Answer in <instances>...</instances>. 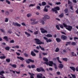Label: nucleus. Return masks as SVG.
Returning a JSON list of instances; mask_svg holds the SVG:
<instances>
[{
	"label": "nucleus",
	"instance_id": "1",
	"mask_svg": "<svg viewBox=\"0 0 78 78\" xmlns=\"http://www.w3.org/2000/svg\"><path fill=\"white\" fill-rule=\"evenodd\" d=\"M62 25L68 31H72V29H73L72 26L70 25H67L65 23H63Z\"/></svg>",
	"mask_w": 78,
	"mask_h": 78
},
{
	"label": "nucleus",
	"instance_id": "2",
	"mask_svg": "<svg viewBox=\"0 0 78 78\" xmlns=\"http://www.w3.org/2000/svg\"><path fill=\"white\" fill-rule=\"evenodd\" d=\"M34 41H36L35 42V43H36V44H38V45H41V44L44 45V43L40 41V40L38 38H35Z\"/></svg>",
	"mask_w": 78,
	"mask_h": 78
},
{
	"label": "nucleus",
	"instance_id": "3",
	"mask_svg": "<svg viewBox=\"0 0 78 78\" xmlns=\"http://www.w3.org/2000/svg\"><path fill=\"white\" fill-rule=\"evenodd\" d=\"M60 10V8L58 6L56 7L55 8H52L51 9V11L52 12H55V14L58 13V12L57 11H59Z\"/></svg>",
	"mask_w": 78,
	"mask_h": 78
},
{
	"label": "nucleus",
	"instance_id": "4",
	"mask_svg": "<svg viewBox=\"0 0 78 78\" xmlns=\"http://www.w3.org/2000/svg\"><path fill=\"white\" fill-rule=\"evenodd\" d=\"M26 62L27 64H30V62H32V63L34 62V60H32V59L30 58H29L27 60Z\"/></svg>",
	"mask_w": 78,
	"mask_h": 78
},
{
	"label": "nucleus",
	"instance_id": "5",
	"mask_svg": "<svg viewBox=\"0 0 78 78\" xmlns=\"http://www.w3.org/2000/svg\"><path fill=\"white\" fill-rule=\"evenodd\" d=\"M44 17H43L42 19L43 20H44V21H46V19H50V16L47 15H44Z\"/></svg>",
	"mask_w": 78,
	"mask_h": 78
},
{
	"label": "nucleus",
	"instance_id": "6",
	"mask_svg": "<svg viewBox=\"0 0 78 78\" xmlns=\"http://www.w3.org/2000/svg\"><path fill=\"white\" fill-rule=\"evenodd\" d=\"M61 39L63 41H66L67 39V37L64 35H62L61 36Z\"/></svg>",
	"mask_w": 78,
	"mask_h": 78
},
{
	"label": "nucleus",
	"instance_id": "7",
	"mask_svg": "<svg viewBox=\"0 0 78 78\" xmlns=\"http://www.w3.org/2000/svg\"><path fill=\"white\" fill-rule=\"evenodd\" d=\"M12 23L14 26H17V27H21V25L18 23L13 22Z\"/></svg>",
	"mask_w": 78,
	"mask_h": 78
},
{
	"label": "nucleus",
	"instance_id": "8",
	"mask_svg": "<svg viewBox=\"0 0 78 78\" xmlns=\"http://www.w3.org/2000/svg\"><path fill=\"white\" fill-rule=\"evenodd\" d=\"M43 38L44 39H45L46 42H47V43L51 42V39H48V38L45 37H44Z\"/></svg>",
	"mask_w": 78,
	"mask_h": 78
},
{
	"label": "nucleus",
	"instance_id": "9",
	"mask_svg": "<svg viewBox=\"0 0 78 78\" xmlns=\"http://www.w3.org/2000/svg\"><path fill=\"white\" fill-rule=\"evenodd\" d=\"M40 30L41 31V33H47V31L45 30V29L43 28H40Z\"/></svg>",
	"mask_w": 78,
	"mask_h": 78
},
{
	"label": "nucleus",
	"instance_id": "10",
	"mask_svg": "<svg viewBox=\"0 0 78 78\" xmlns=\"http://www.w3.org/2000/svg\"><path fill=\"white\" fill-rule=\"evenodd\" d=\"M42 76H43L42 74H38L37 76V78H42Z\"/></svg>",
	"mask_w": 78,
	"mask_h": 78
},
{
	"label": "nucleus",
	"instance_id": "11",
	"mask_svg": "<svg viewBox=\"0 0 78 78\" xmlns=\"http://www.w3.org/2000/svg\"><path fill=\"white\" fill-rule=\"evenodd\" d=\"M54 64H55L53 63V62L52 61H49V66H50L51 67H52L53 66V64L54 65Z\"/></svg>",
	"mask_w": 78,
	"mask_h": 78
},
{
	"label": "nucleus",
	"instance_id": "12",
	"mask_svg": "<svg viewBox=\"0 0 78 78\" xmlns=\"http://www.w3.org/2000/svg\"><path fill=\"white\" fill-rule=\"evenodd\" d=\"M29 73V74L30 75V78H34V74H33V73Z\"/></svg>",
	"mask_w": 78,
	"mask_h": 78
},
{
	"label": "nucleus",
	"instance_id": "13",
	"mask_svg": "<svg viewBox=\"0 0 78 78\" xmlns=\"http://www.w3.org/2000/svg\"><path fill=\"white\" fill-rule=\"evenodd\" d=\"M17 59H20V60H21V61H23L24 60H25V59H24V58H23L21 56H17Z\"/></svg>",
	"mask_w": 78,
	"mask_h": 78
},
{
	"label": "nucleus",
	"instance_id": "14",
	"mask_svg": "<svg viewBox=\"0 0 78 78\" xmlns=\"http://www.w3.org/2000/svg\"><path fill=\"white\" fill-rule=\"evenodd\" d=\"M69 68L70 69H71V70H73L74 72H75V70H76V69H75V67L73 66H70Z\"/></svg>",
	"mask_w": 78,
	"mask_h": 78
},
{
	"label": "nucleus",
	"instance_id": "15",
	"mask_svg": "<svg viewBox=\"0 0 78 78\" xmlns=\"http://www.w3.org/2000/svg\"><path fill=\"white\" fill-rule=\"evenodd\" d=\"M4 39H5L6 41L8 42L9 41V39H8V37L6 36H4L3 37Z\"/></svg>",
	"mask_w": 78,
	"mask_h": 78
},
{
	"label": "nucleus",
	"instance_id": "16",
	"mask_svg": "<svg viewBox=\"0 0 78 78\" xmlns=\"http://www.w3.org/2000/svg\"><path fill=\"white\" fill-rule=\"evenodd\" d=\"M10 66H12V67H13V68H16V67H17V65L16 64H13L12 65L11 64H9Z\"/></svg>",
	"mask_w": 78,
	"mask_h": 78
},
{
	"label": "nucleus",
	"instance_id": "17",
	"mask_svg": "<svg viewBox=\"0 0 78 78\" xmlns=\"http://www.w3.org/2000/svg\"><path fill=\"white\" fill-rule=\"evenodd\" d=\"M25 33L26 35H27V37H28L29 36H31V34H29V33L27 32H25Z\"/></svg>",
	"mask_w": 78,
	"mask_h": 78
},
{
	"label": "nucleus",
	"instance_id": "18",
	"mask_svg": "<svg viewBox=\"0 0 78 78\" xmlns=\"http://www.w3.org/2000/svg\"><path fill=\"white\" fill-rule=\"evenodd\" d=\"M56 41H57V42H61V39L59 38H56Z\"/></svg>",
	"mask_w": 78,
	"mask_h": 78
},
{
	"label": "nucleus",
	"instance_id": "19",
	"mask_svg": "<svg viewBox=\"0 0 78 78\" xmlns=\"http://www.w3.org/2000/svg\"><path fill=\"white\" fill-rule=\"evenodd\" d=\"M31 54L32 56H36V55L35 54V53H34L33 51H32L31 52Z\"/></svg>",
	"mask_w": 78,
	"mask_h": 78
},
{
	"label": "nucleus",
	"instance_id": "20",
	"mask_svg": "<svg viewBox=\"0 0 78 78\" xmlns=\"http://www.w3.org/2000/svg\"><path fill=\"white\" fill-rule=\"evenodd\" d=\"M63 67L64 66H63V65L62 64H60L59 66H58V67L59 68H60V69H62Z\"/></svg>",
	"mask_w": 78,
	"mask_h": 78
},
{
	"label": "nucleus",
	"instance_id": "21",
	"mask_svg": "<svg viewBox=\"0 0 78 78\" xmlns=\"http://www.w3.org/2000/svg\"><path fill=\"white\" fill-rule=\"evenodd\" d=\"M59 17L61 18H62V17H64V13H62L61 14L59 15Z\"/></svg>",
	"mask_w": 78,
	"mask_h": 78
},
{
	"label": "nucleus",
	"instance_id": "22",
	"mask_svg": "<svg viewBox=\"0 0 78 78\" xmlns=\"http://www.w3.org/2000/svg\"><path fill=\"white\" fill-rule=\"evenodd\" d=\"M3 73H5V72L3 71H2L0 72V75L3 76Z\"/></svg>",
	"mask_w": 78,
	"mask_h": 78
},
{
	"label": "nucleus",
	"instance_id": "23",
	"mask_svg": "<svg viewBox=\"0 0 78 78\" xmlns=\"http://www.w3.org/2000/svg\"><path fill=\"white\" fill-rule=\"evenodd\" d=\"M39 47L41 50H42V51H45V49L44 48H42V47H41V46L39 45Z\"/></svg>",
	"mask_w": 78,
	"mask_h": 78
},
{
	"label": "nucleus",
	"instance_id": "24",
	"mask_svg": "<svg viewBox=\"0 0 78 78\" xmlns=\"http://www.w3.org/2000/svg\"><path fill=\"white\" fill-rule=\"evenodd\" d=\"M5 14L6 16H9V12L8 11H6L5 12Z\"/></svg>",
	"mask_w": 78,
	"mask_h": 78
},
{
	"label": "nucleus",
	"instance_id": "25",
	"mask_svg": "<svg viewBox=\"0 0 78 78\" xmlns=\"http://www.w3.org/2000/svg\"><path fill=\"white\" fill-rule=\"evenodd\" d=\"M36 70L38 72H41V68H37L36 69Z\"/></svg>",
	"mask_w": 78,
	"mask_h": 78
},
{
	"label": "nucleus",
	"instance_id": "26",
	"mask_svg": "<svg viewBox=\"0 0 78 78\" xmlns=\"http://www.w3.org/2000/svg\"><path fill=\"white\" fill-rule=\"evenodd\" d=\"M55 27L58 30H60V28L59 27V25H56Z\"/></svg>",
	"mask_w": 78,
	"mask_h": 78
},
{
	"label": "nucleus",
	"instance_id": "27",
	"mask_svg": "<svg viewBox=\"0 0 78 78\" xmlns=\"http://www.w3.org/2000/svg\"><path fill=\"white\" fill-rule=\"evenodd\" d=\"M5 48L6 50H9V49H10L9 47L8 46H7Z\"/></svg>",
	"mask_w": 78,
	"mask_h": 78
},
{
	"label": "nucleus",
	"instance_id": "28",
	"mask_svg": "<svg viewBox=\"0 0 78 78\" xmlns=\"http://www.w3.org/2000/svg\"><path fill=\"white\" fill-rule=\"evenodd\" d=\"M47 36L48 37H52V35L50 34H48L47 35Z\"/></svg>",
	"mask_w": 78,
	"mask_h": 78
},
{
	"label": "nucleus",
	"instance_id": "29",
	"mask_svg": "<svg viewBox=\"0 0 78 78\" xmlns=\"http://www.w3.org/2000/svg\"><path fill=\"white\" fill-rule=\"evenodd\" d=\"M62 59L63 61H66V62H67V60H68L67 58H62Z\"/></svg>",
	"mask_w": 78,
	"mask_h": 78
},
{
	"label": "nucleus",
	"instance_id": "30",
	"mask_svg": "<svg viewBox=\"0 0 78 78\" xmlns=\"http://www.w3.org/2000/svg\"><path fill=\"white\" fill-rule=\"evenodd\" d=\"M54 66L55 67V69H58V67H57V65H56V63H54Z\"/></svg>",
	"mask_w": 78,
	"mask_h": 78
},
{
	"label": "nucleus",
	"instance_id": "31",
	"mask_svg": "<svg viewBox=\"0 0 78 78\" xmlns=\"http://www.w3.org/2000/svg\"><path fill=\"white\" fill-rule=\"evenodd\" d=\"M40 69H41V72H45V70H44V69L43 68L40 67Z\"/></svg>",
	"mask_w": 78,
	"mask_h": 78
},
{
	"label": "nucleus",
	"instance_id": "32",
	"mask_svg": "<svg viewBox=\"0 0 78 78\" xmlns=\"http://www.w3.org/2000/svg\"><path fill=\"white\" fill-rule=\"evenodd\" d=\"M59 51V49L58 48H57L55 50V52H58Z\"/></svg>",
	"mask_w": 78,
	"mask_h": 78
},
{
	"label": "nucleus",
	"instance_id": "33",
	"mask_svg": "<svg viewBox=\"0 0 78 78\" xmlns=\"http://www.w3.org/2000/svg\"><path fill=\"white\" fill-rule=\"evenodd\" d=\"M43 60L45 61H46V62H48V59L45 58H43Z\"/></svg>",
	"mask_w": 78,
	"mask_h": 78
},
{
	"label": "nucleus",
	"instance_id": "34",
	"mask_svg": "<svg viewBox=\"0 0 78 78\" xmlns=\"http://www.w3.org/2000/svg\"><path fill=\"white\" fill-rule=\"evenodd\" d=\"M64 12H65V13H68V9L67 8L66 9L64 10Z\"/></svg>",
	"mask_w": 78,
	"mask_h": 78
},
{
	"label": "nucleus",
	"instance_id": "35",
	"mask_svg": "<svg viewBox=\"0 0 78 78\" xmlns=\"http://www.w3.org/2000/svg\"><path fill=\"white\" fill-rule=\"evenodd\" d=\"M66 46H67L68 45H70V44L71 42H66Z\"/></svg>",
	"mask_w": 78,
	"mask_h": 78
},
{
	"label": "nucleus",
	"instance_id": "36",
	"mask_svg": "<svg viewBox=\"0 0 78 78\" xmlns=\"http://www.w3.org/2000/svg\"><path fill=\"white\" fill-rule=\"evenodd\" d=\"M46 3L45 2H42V5L43 6H45L46 5Z\"/></svg>",
	"mask_w": 78,
	"mask_h": 78
},
{
	"label": "nucleus",
	"instance_id": "37",
	"mask_svg": "<svg viewBox=\"0 0 78 78\" xmlns=\"http://www.w3.org/2000/svg\"><path fill=\"white\" fill-rule=\"evenodd\" d=\"M6 3H7L8 4V5H10V4H11V2H10V1L8 0H6L5 1Z\"/></svg>",
	"mask_w": 78,
	"mask_h": 78
},
{
	"label": "nucleus",
	"instance_id": "38",
	"mask_svg": "<svg viewBox=\"0 0 78 78\" xmlns=\"http://www.w3.org/2000/svg\"><path fill=\"white\" fill-rule=\"evenodd\" d=\"M70 9L72 11H73V5H69Z\"/></svg>",
	"mask_w": 78,
	"mask_h": 78
},
{
	"label": "nucleus",
	"instance_id": "39",
	"mask_svg": "<svg viewBox=\"0 0 78 78\" xmlns=\"http://www.w3.org/2000/svg\"><path fill=\"white\" fill-rule=\"evenodd\" d=\"M28 17H31V16H32V14L31 13H28L27 15Z\"/></svg>",
	"mask_w": 78,
	"mask_h": 78
},
{
	"label": "nucleus",
	"instance_id": "40",
	"mask_svg": "<svg viewBox=\"0 0 78 78\" xmlns=\"http://www.w3.org/2000/svg\"><path fill=\"white\" fill-rule=\"evenodd\" d=\"M0 59H5L6 58V56H1L0 57Z\"/></svg>",
	"mask_w": 78,
	"mask_h": 78
},
{
	"label": "nucleus",
	"instance_id": "41",
	"mask_svg": "<svg viewBox=\"0 0 78 78\" xmlns=\"http://www.w3.org/2000/svg\"><path fill=\"white\" fill-rule=\"evenodd\" d=\"M31 67L32 68V69H34L35 67H36V66H35V65H32L31 66Z\"/></svg>",
	"mask_w": 78,
	"mask_h": 78
},
{
	"label": "nucleus",
	"instance_id": "42",
	"mask_svg": "<svg viewBox=\"0 0 78 78\" xmlns=\"http://www.w3.org/2000/svg\"><path fill=\"white\" fill-rule=\"evenodd\" d=\"M71 44L72 45H73V46H74L76 45V43L74 42H72L71 43Z\"/></svg>",
	"mask_w": 78,
	"mask_h": 78
},
{
	"label": "nucleus",
	"instance_id": "43",
	"mask_svg": "<svg viewBox=\"0 0 78 78\" xmlns=\"http://www.w3.org/2000/svg\"><path fill=\"white\" fill-rule=\"evenodd\" d=\"M59 26L61 28H62V29H63V28H64V27H63V25H62L59 24Z\"/></svg>",
	"mask_w": 78,
	"mask_h": 78
},
{
	"label": "nucleus",
	"instance_id": "44",
	"mask_svg": "<svg viewBox=\"0 0 78 78\" xmlns=\"http://www.w3.org/2000/svg\"><path fill=\"white\" fill-rule=\"evenodd\" d=\"M6 61L7 62H10V61H11V60H10V59H9V58H8V59H6Z\"/></svg>",
	"mask_w": 78,
	"mask_h": 78
},
{
	"label": "nucleus",
	"instance_id": "45",
	"mask_svg": "<svg viewBox=\"0 0 78 78\" xmlns=\"http://www.w3.org/2000/svg\"><path fill=\"white\" fill-rule=\"evenodd\" d=\"M68 5H69L70 4H71V5H72V2L70 1V0H68Z\"/></svg>",
	"mask_w": 78,
	"mask_h": 78
},
{
	"label": "nucleus",
	"instance_id": "46",
	"mask_svg": "<svg viewBox=\"0 0 78 78\" xmlns=\"http://www.w3.org/2000/svg\"><path fill=\"white\" fill-rule=\"evenodd\" d=\"M36 8L37 9H38L39 10H40L41 9V7H40L39 5H38V6H37Z\"/></svg>",
	"mask_w": 78,
	"mask_h": 78
},
{
	"label": "nucleus",
	"instance_id": "47",
	"mask_svg": "<svg viewBox=\"0 0 78 78\" xmlns=\"http://www.w3.org/2000/svg\"><path fill=\"white\" fill-rule=\"evenodd\" d=\"M42 55H44V56H45V55H47V52H46L45 53L44 52H43L42 53Z\"/></svg>",
	"mask_w": 78,
	"mask_h": 78
},
{
	"label": "nucleus",
	"instance_id": "48",
	"mask_svg": "<svg viewBox=\"0 0 78 78\" xmlns=\"http://www.w3.org/2000/svg\"><path fill=\"white\" fill-rule=\"evenodd\" d=\"M8 20H9L8 18H5V22H8Z\"/></svg>",
	"mask_w": 78,
	"mask_h": 78
},
{
	"label": "nucleus",
	"instance_id": "49",
	"mask_svg": "<svg viewBox=\"0 0 78 78\" xmlns=\"http://www.w3.org/2000/svg\"><path fill=\"white\" fill-rule=\"evenodd\" d=\"M24 55L25 57H28V55L26 53H25L24 54Z\"/></svg>",
	"mask_w": 78,
	"mask_h": 78
},
{
	"label": "nucleus",
	"instance_id": "50",
	"mask_svg": "<svg viewBox=\"0 0 78 78\" xmlns=\"http://www.w3.org/2000/svg\"><path fill=\"white\" fill-rule=\"evenodd\" d=\"M44 11L45 12H47V11H48V9H46V7H45Z\"/></svg>",
	"mask_w": 78,
	"mask_h": 78
},
{
	"label": "nucleus",
	"instance_id": "51",
	"mask_svg": "<svg viewBox=\"0 0 78 78\" xmlns=\"http://www.w3.org/2000/svg\"><path fill=\"white\" fill-rule=\"evenodd\" d=\"M45 20H43L41 21V23L43 25H44L45 24V22H44Z\"/></svg>",
	"mask_w": 78,
	"mask_h": 78
},
{
	"label": "nucleus",
	"instance_id": "52",
	"mask_svg": "<svg viewBox=\"0 0 78 78\" xmlns=\"http://www.w3.org/2000/svg\"><path fill=\"white\" fill-rule=\"evenodd\" d=\"M10 43H14V40H11L10 41Z\"/></svg>",
	"mask_w": 78,
	"mask_h": 78
},
{
	"label": "nucleus",
	"instance_id": "53",
	"mask_svg": "<svg viewBox=\"0 0 78 78\" xmlns=\"http://www.w3.org/2000/svg\"><path fill=\"white\" fill-rule=\"evenodd\" d=\"M0 31H2V33H5V31H4V30H3L2 29H0Z\"/></svg>",
	"mask_w": 78,
	"mask_h": 78
},
{
	"label": "nucleus",
	"instance_id": "54",
	"mask_svg": "<svg viewBox=\"0 0 78 78\" xmlns=\"http://www.w3.org/2000/svg\"><path fill=\"white\" fill-rule=\"evenodd\" d=\"M37 23H35L34 22H31V24L32 25H34V24H37Z\"/></svg>",
	"mask_w": 78,
	"mask_h": 78
},
{
	"label": "nucleus",
	"instance_id": "55",
	"mask_svg": "<svg viewBox=\"0 0 78 78\" xmlns=\"http://www.w3.org/2000/svg\"><path fill=\"white\" fill-rule=\"evenodd\" d=\"M38 34V31H37L34 32V34L36 35V34Z\"/></svg>",
	"mask_w": 78,
	"mask_h": 78
},
{
	"label": "nucleus",
	"instance_id": "56",
	"mask_svg": "<svg viewBox=\"0 0 78 78\" xmlns=\"http://www.w3.org/2000/svg\"><path fill=\"white\" fill-rule=\"evenodd\" d=\"M61 4V2H57L55 3V5H59Z\"/></svg>",
	"mask_w": 78,
	"mask_h": 78
},
{
	"label": "nucleus",
	"instance_id": "57",
	"mask_svg": "<svg viewBox=\"0 0 78 78\" xmlns=\"http://www.w3.org/2000/svg\"><path fill=\"white\" fill-rule=\"evenodd\" d=\"M16 54L17 55V56H20V53H18L17 52H16Z\"/></svg>",
	"mask_w": 78,
	"mask_h": 78
},
{
	"label": "nucleus",
	"instance_id": "58",
	"mask_svg": "<svg viewBox=\"0 0 78 78\" xmlns=\"http://www.w3.org/2000/svg\"><path fill=\"white\" fill-rule=\"evenodd\" d=\"M72 75L73 78H76V76H75V75L74 74H72Z\"/></svg>",
	"mask_w": 78,
	"mask_h": 78
},
{
	"label": "nucleus",
	"instance_id": "59",
	"mask_svg": "<svg viewBox=\"0 0 78 78\" xmlns=\"http://www.w3.org/2000/svg\"><path fill=\"white\" fill-rule=\"evenodd\" d=\"M44 64H45L46 65L48 66V65H49V63H48V62H44Z\"/></svg>",
	"mask_w": 78,
	"mask_h": 78
},
{
	"label": "nucleus",
	"instance_id": "60",
	"mask_svg": "<svg viewBox=\"0 0 78 78\" xmlns=\"http://www.w3.org/2000/svg\"><path fill=\"white\" fill-rule=\"evenodd\" d=\"M8 32L9 33V34H11V33H12V31L11 30H8Z\"/></svg>",
	"mask_w": 78,
	"mask_h": 78
},
{
	"label": "nucleus",
	"instance_id": "61",
	"mask_svg": "<svg viewBox=\"0 0 78 78\" xmlns=\"http://www.w3.org/2000/svg\"><path fill=\"white\" fill-rule=\"evenodd\" d=\"M74 39L75 41H76V39H78V37H74Z\"/></svg>",
	"mask_w": 78,
	"mask_h": 78
},
{
	"label": "nucleus",
	"instance_id": "62",
	"mask_svg": "<svg viewBox=\"0 0 78 78\" xmlns=\"http://www.w3.org/2000/svg\"><path fill=\"white\" fill-rule=\"evenodd\" d=\"M21 25H23V26H26V24L24 23H21Z\"/></svg>",
	"mask_w": 78,
	"mask_h": 78
},
{
	"label": "nucleus",
	"instance_id": "63",
	"mask_svg": "<svg viewBox=\"0 0 78 78\" xmlns=\"http://www.w3.org/2000/svg\"><path fill=\"white\" fill-rule=\"evenodd\" d=\"M34 51L35 52V53H39V51L36 50L35 49H34Z\"/></svg>",
	"mask_w": 78,
	"mask_h": 78
},
{
	"label": "nucleus",
	"instance_id": "64",
	"mask_svg": "<svg viewBox=\"0 0 78 78\" xmlns=\"http://www.w3.org/2000/svg\"><path fill=\"white\" fill-rule=\"evenodd\" d=\"M56 73L58 75H60V72H56Z\"/></svg>",
	"mask_w": 78,
	"mask_h": 78
}]
</instances>
